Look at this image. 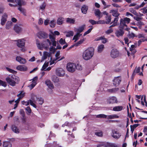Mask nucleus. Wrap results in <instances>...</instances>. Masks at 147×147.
<instances>
[{"mask_svg":"<svg viewBox=\"0 0 147 147\" xmlns=\"http://www.w3.org/2000/svg\"><path fill=\"white\" fill-rule=\"evenodd\" d=\"M56 75L59 77L63 76L65 74V71L61 68H59L56 70Z\"/></svg>","mask_w":147,"mask_h":147,"instance_id":"obj_11","label":"nucleus"},{"mask_svg":"<svg viewBox=\"0 0 147 147\" xmlns=\"http://www.w3.org/2000/svg\"><path fill=\"white\" fill-rule=\"evenodd\" d=\"M25 95V93L23 91H21L17 95V96L21 98H22Z\"/></svg>","mask_w":147,"mask_h":147,"instance_id":"obj_38","label":"nucleus"},{"mask_svg":"<svg viewBox=\"0 0 147 147\" xmlns=\"http://www.w3.org/2000/svg\"><path fill=\"white\" fill-rule=\"evenodd\" d=\"M50 51V54L51 55L52 54L54 53L56 50V48H55L53 46L51 47L49 49Z\"/></svg>","mask_w":147,"mask_h":147,"instance_id":"obj_42","label":"nucleus"},{"mask_svg":"<svg viewBox=\"0 0 147 147\" xmlns=\"http://www.w3.org/2000/svg\"><path fill=\"white\" fill-rule=\"evenodd\" d=\"M105 20H106V23L107 24H109L111 22V15H109V16H106L105 17Z\"/></svg>","mask_w":147,"mask_h":147,"instance_id":"obj_33","label":"nucleus"},{"mask_svg":"<svg viewBox=\"0 0 147 147\" xmlns=\"http://www.w3.org/2000/svg\"><path fill=\"white\" fill-rule=\"evenodd\" d=\"M107 102L109 104L117 103L118 102L117 99L114 96L110 97L107 99Z\"/></svg>","mask_w":147,"mask_h":147,"instance_id":"obj_7","label":"nucleus"},{"mask_svg":"<svg viewBox=\"0 0 147 147\" xmlns=\"http://www.w3.org/2000/svg\"><path fill=\"white\" fill-rule=\"evenodd\" d=\"M97 147H107L106 145L103 143H101L98 144Z\"/></svg>","mask_w":147,"mask_h":147,"instance_id":"obj_64","label":"nucleus"},{"mask_svg":"<svg viewBox=\"0 0 147 147\" xmlns=\"http://www.w3.org/2000/svg\"><path fill=\"white\" fill-rule=\"evenodd\" d=\"M64 58V57L63 56L61 57L60 56H43L41 60L40 61L38 60L37 62H42L46 59H49V61L47 62V61L45 62L41 69L42 70L49 71L51 69V67H49L46 69V68L48 66L49 62L50 63V65H51L54 63L55 61H59Z\"/></svg>","mask_w":147,"mask_h":147,"instance_id":"obj_1","label":"nucleus"},{"mask_svg":"<svg viewBox=\"0 0 147 147\" xmlns=\"http://www.w3.org/2000/svg\"><path fill=\"white\" fill-rule=\"evenodd\" d=\"M88 7L87 6L85 5H83L81 8L82 12L84 14H86L88 10Z\"/></svg>","mask_w":147,"mask_h":147,"instance_id":"obj_24","label":"nucleus"},{"mask_svg":"<svg viewBox=\"0 0 147 147\" xmlns=\"http://www.w3.org/2000/svg\"><path fill=\"white\" fill-rule=\"evenodd\" d=\"M45 84L50 89V90H49V89L48 90L49 92L50 93H52L53 92L52 89L54 88V86L52 82L50 80H47L45 81Z\"/></svg>","mask_w":147,"mask_h":147,"instance_id":"obj_8","label":"nucleus"},{"mask_svg":"<svg viewBox=\"0 0 147 147\" xmlns=\"http://www.w3.org/2000/svg\"><path fill=\"white\" fill-rule=\"evenodd\" d=\"M84 40V39L80 40L78 42L75 44L74 45L76 47L78 46L79 45L82 44Z\"/></svg>","mask_w":147,"mask_h":147,"instance_id":"obj_46","label":"nucleus"},{"mask_svg":"<svg viewBox=\"0 0 147 147\" xmlns=\"http://www.w3.org/2000/svg\"><path fill=\"white\" fill-rule=\"evenodd\" d=\"M16 69L19 71H26L27 69V67L25 65H19L16 67Z\"/></svg>","mask_w":147,"mask_h":147,"instance_id":"obj_18","label":"nucleus"},{"mask_svg":"<svg viewBox=\"0 0 147 147\" xmlns=\"http://www.w3.org/2000/svg\"><path fill=\"white\" fill-rule=\"evenodd\" d=\"M46 4L45 2H44L40 6V9L44 10L46 7Z\"/></svg>","mask_w":147,"mask_h":147,"instance_id":"obj_47","label":"nucleus"},{"mask_svg":"<svg viewBox=\"0 0 147 147\" xmlns=\"http://www.w3.org/2000/svg\"><path fill=\"white\" fill-rule=\"evenodd\" d=\"M16 59L17 61L19 62L20 63L24 64L26 62V60L25 59L20 56H17L16 57Z\"/></svg>","mask_w":147,"mask_h":147,"instance_id":"obj_19","label":"nucleus"},{"mask_svg":"<svg viewBox=\"0 0 147 147\" xmlns=\"http://www.w3.org/2000/svg\"><path fill=\"white\" fill-rule=\"evenodd\" d=\"M11 129L12 131L18 134L20 132V129L14 125H12Z\"/></svg>","mask_w":147,"mask_h":147,"instance_id":"obj_23","label":"nucleus"},{"mask_svg":"<svg viewBox=\"0 0 147 147\" xmlns=\"http://www.w3.org/2000/svg\"><path fill=\"white\" fill-rule=\"evenodd\" d=\"M7 13H5L3 14L1 20V24L2 26H3L5 24V22L7 21Z\"/></svg>","mask_w":147,"mask_h":147,"instance_id":"obj_16","label":"nucleus"},{"mask_svg":"<svg viewBox=\"0 0 147 147\" xmlns=\"http://www.w3.org/2000/svg\"><path fill=\"white\" fill-rule=\"evenodd\" d=\"M52 80L54 82L57 83L59 82V79L58 77L55 75H53L52 77Z\"/></svg>","mask_w":147,"mask_h":147,"instance_id":"obj_32","label":"nucleus"},{"mask_svg":"<svg viewBox=\"0 0 147 147\" xmlns=\"http://www.w3.org/2000/svg\"><path fill=\"white\" fill-rule=\"evenodd\" d=\"M96 117L98 118H107V115L104 114H100L97 115Z\"/></svg>","mask_w":147,"mask_h":147,"instance_id":"obj_54","label":"nucleus"},{"mask_svg":"<svg viewBox=\"0 0 147 147\" xmlns=\"http://www.w3.org/2000/svg\"><path fill=\"white\" fill-rule=\"evenodd\" d=\"M12 22L10 21H8L6 24V28L7 29H9L12 26Z\"/></svg>","mask_w":147,"mask_h":147,"instance_id":"obj_37","label":"nucleus"},{"mask_svg":"<svg viewBox=\"0 0 147 147\" xmlns=\"http://www.w3.org/2000/svg\"><path fill=\"white\" fill-rule=\"evenodd\" d=\"M111 12L112 13V15L115 17V18H118L119 20V16L120 15V13H119L117 10H112L111 11Z\"/></svg>","mask_w":147,"mask_h":147,"instance_id":"obj_26","label":"nucleus"},{"mask_svg":"<svg viewBox=\"0 0 147 147\" xmlns=\"http://www.w3.org/2000/svg\"><path fill=\"white\" fill-rule=\"evenodd\" d=\"M56 24L55 21L54 20H52L49 23L50 26L51 28H54Z\"/></svg>","mask_w":147,"mask_h":147,"instance_id":"obj_41","label":"nucleus"},{"mask_svg":"<svg viewBox=\"0 0 147 147\" xmlns=\"http://www.w3.org/2000/svg\"><path fill=\"white\" fill-rule=\"evenodd\" d=\"M51 146L52 147H62L61 146H59L58 144H57V142H53Z\"/></svg>","mask_w":147,"mask_h":147,"instance_id":"obj_55","label":"nucleus"},{"mask_svg":"<svg viewBox=\"0 0 147 147\" xmlns=\"http://www.w3.org/2000/svg\"><path fill=\"white\" fill-rule=\"evenodd\" d=\"M22 103L23 105H24L26 106L28 105L30 103V100L28 101H23L22 102Z\"/></svg>","mask_w":147,"mask_h":147,"instance_id":"obj_61","label":"nucleus"},{"mask_svg":"<svg viewBox=\"0 0 147 147\" xmlns=\"http://www.w3.org/2000/svg\"><path fill=\"white\" fill-rule=\"evenodd\" d=\"M6 69L10 73H11L13 74H14L16 73V72L15 71L12 69H11L8 67H6Z\"/></svg>","mask_w":147,"mask_h":147,"instance_id":"obj_56","label":"nucleus"},{"mask_svg":"<svg viewBox=\"0 0 147 147\" xmlns=\"http://www.w3.org/2000/svg\"><path fill=\"white\" fill-rule=\"evenodd\" d=\"M14 30L16 32L18 33L22 31V29L21 27L17 25H15L14 26Z\"/></svg>","mask_w":147,"mask_h":147,"instance_id":"obj_27","label":"nucleus"},{"mask_svg":"<svg viewBox=\"0 0 147 147\" xmlns=\"http://www.w3.org/2000/svg\"><path fill=\"white\" fill-rule=\"evenodd\" d=\"M127 36L129 38H133L135 36V34L133 33H129Z\"/></svg>","mask_w":147,"mask_h":147,"instance_id":"obj_52","label":"nucleus"},{"mask_svg":"<svg viewBox=\"0 0 147 147\" xmlns=\"http://www.w3.org/2000/svg\"><path fill=\"white\" fill-rule=\"evenodd\" d=\"M95 14L96 16L99 18V19L100 18V15L101 12L99 9H95Z\"/></svg>","mask_w":147,"mask_h":147,"instance_id":"obj_34","label":"nucleus"},{"mask_svg":"<svg viewBox=\"0 0 147 147\" xmlns=\"http://www.w3.org/2000/svg\"><path fill=\"white\" fill-rule=\"evenodd\" d=\"M76 69H77L78 70H82V66L80 64L78 63L77 65H76Z\"/></svg>","mask_w":147,"mask_h":147,"instance_id":"obj_53","label":"nucleus"},{"mask_svg":"<svg viewBox=\"0 0 147 147\" xmlns=\"http://www.w3.org/2000/svg\"><path fill=\"white\" fill-rule=\"evenodd\" d=\"M89 22L92 25L95 24L96 23V22L93 20H89Z\"/></svg>","mask_w":147,"mask_h":147,"instance_id":"obj_62","label":"nucleus"},{"mask_svg":"<svg viewBox=\"0 0 147 147\" xmlns=\"http://www.w3.org/2000/svg\"><path fill=\"white\" fill-rule=\"evenodd\" d=\"M121 81V78L120 76L115 77L113 80V84L116 86H118Z\"/></svg>","mask_w":147,"mask_h":147,"instance_id":"obj_15","label":"nucleus"},{"mask_svg":"<svg viewBox=\"0 0 147 147\" xmlns=\"http://www.w3.org/2000/svg\"><path fill=\"white\" fill-rule=\"evenodd\" d=\"M111 136L113 138L118 139L120 137L121 134L117 131L114 129L112 130Z\"/></svg>","mask_w":147,"mask_h":147,"instance_id":"obj_9","label":"nucleus"},{"mask_svg":"<svg viewBox=\"0 0 147 147\" xmlns=\"http://www.w3.org/2000/svg\"><path fill=\"white\" fill-rule=\"evenodd\" d=\"M75 21L74 19H72L69 18H66V22L67 23L74 24Z\"/></svg>","mask_w":147,"mask_h":147,"instance_id":"obj_30","label":"nucleus"},{"mask_svg":"<svg viewBox=\"0 0 147 147\" xmlns=\"http://www.w3.org/2000/svg\"><path fill=\"white\" fill-rule=\"evenodd\" d=\"M119 51L116 49H113L111 52V55H119Z\"/></svg>","mask_w":147,"mask_h":147,"instance_id":"obj_28","label":"nucleus"},{"mask_svg":"<svg viewBox=\"0 0 147 147\" xmlns=\"http://www.w3.org/2000/svg\"><path fill=\"white\" fill-rule=\"evenodd\" d=\"M16 3H17L18 5L19 6V7H22V2H21V0H16Z\"/></svg>","mask_w":147,"mask_h":147,"instance_id":"obj_63","label":"nucleus"},{"mask_svg":"<svg viewBox=\"0 0 147 147\" xmlns=\"http://www.w3.org/2000/svg\"><path fill=\"white\" fill-rule=\"evenodd\" d=\"M76 65L74 63H69L67 65V69L68 71L71 72H74L76 69Z\"/></svg>","mask_w":147,"mask_h":147,"instance_id":"obj_5","label":"nucleus"},{"mask_svg":"<svg viewBox=\"0 0 147 147\" xmlns=\"http://www.w3.org/2000/svg\"><path fill=\"white\" fill-rule=\"evenodd\" d=\"M126 24L123 19L121 18L120 20V25L119 27L124 28L125 27H127V25Z\"/></svg>","mask_w":147,"mask_h":147,"instance_id":"obj_20","label":"nucleus"},{"mask_svg":"<svg viewBox=\"0 0 147 147\" xmlns=\"http://www.w3.org/2000/svg\"><path fill=\"white\" fill-rule=\"evenodd\" d=\"M32 100H30V105L36 108V104H38L42 105L44 102L43 98L40 97H37L36 96L33 95H32Z\"/></svg>","mask_w":147,"mask_h":147,"instance_id":"obj_2","label":"nucleus"},{"mask_svg":"<svg viewBox=\"0 0 147 147\" xmlns=\"http://www.w3.org/2000/svg\"><path fill=\"white\" fill-rule=\"evenodd\" d=\"M95 135L101 137L103 136V133L102 131H97L95 132Z\"/></svg>","mask_w":147,"mask_h":147,"instance_id":"obj_36","label":"nucleus"},{"mask_svg":"<svg viewBox=\"0 0 147 147\" xmlns=\"http://www.w3.org/2000/svg\"><path fill=\"white\" fill-rule=\"evenodd\" d=\"M59 43L61 45H63L65 44H67L65 39L61 38L59 41Z\"/></svg>","mask_w":147,"mask_h":147,"instance_id":"obj_48","label":"nucleus"},{"mask_svg":"<svg viewBox=\"0 0 147 147\" xmlns=\"http://www.w3.org/2000/svg\"><path fill=\"white\" fill-rule=\"evenodd\" d=\"M55 35L53 33L49 35V37L51 40V42H52V44L53 47H56V42L55 40Z\"/></svg>","mask_w":147,"mask_h":147,"instance_id":"obj_13","label":"nucleus"},{"mask_svg":"<svg viewBox=\"0 0 147 147\" xmlns=\"http://www.w3.org/2000/svg\"><path fill=\"white\" fill-rule=\"evenodd\" d=\"M38 79V78L37 77H35L34 78L32 79V84L28 86L31 89L33 88L36 84V82L37 81Z\"/></svg>","mask_w":147,"mask_h":147,"instance_id":"obj_17","label":"nucleus"},{"mask_svg":"<svg viewBox=\"0 0 147 147\" xmlns=\"http://www.w3.org/2000/svg\"><path fill=\"white\" fill-rule=\"evenodd\" d=\"M123 19L126 24H128L130 22V19L129 18L125 17Z\"/></svg>","mask_w":147,"mask_h":147,"instance_id":"obj_60","label":"nucleus"},{"mask_svg":"<svg viewBox=\"0 0 147 147\" xmlns=\"http://www.w3.org/2000/svg\"><path fill=\"white\" fill-rule=\"evenodd\" d=\"M83 58L85 60H87L91 59L92 56H82Z\"/></svg>","mask_w":147,"mask_h":147,"instance_id":"obj_51","label":"nucleus"},{"mask_svg":"<svg viewBox=\"0 0 147 147\" xmlns=\"http://www.w3.org/2000/svg\"><path fill=\"white\" fill-rule=\"evenodd\" d=\"M85 25H83L79 27L78 28H76L74 30L75 32H77V33L80 34L84 30Z\"/></svg>","mask_w":147,"mask_h":147,"instance_id":"obj_21","label":"nucleus"},{"mask_svg":"<svg viewBox=\"0 0 147 147\" xmlns=\"http://www.w3.org/2000/svg\"><path fill=\"white\" fill-rule=\"evenodd\" d=\"M124 109L123 107L122 106H115L113 108V111H120Z\"/></svg>","mask_w":147,"mask_h":147,"instance_id":"obj_25","label":"nucleus"},{"mask_svg":"<svg viewBox=\"0 0 147 147\" xmlns=\"http://www.w3.org/2000/svg\"><path fill=\"white\" fill-rule=\"evenodd\" d=\"M7 82L10 85L14 86L19 81V78L13 75H9L6 78Z\"/></svg>","mask_w":147,"mask_h":147,"instance_id":"obj_4","label":"nucleus"},{"mask_svg":"<svg viewBox=\"0 0 147 147\" xmlns=\"http://www.w3.org/2000/svg\"><path fill=\"white\" fill-rule=\"evenodd\" d=\"M36 44L38 48L40 50L44 49L45 50H47L49 46L52 45V43L49 39H47L44 41L42 43H39L38 40H36Z\"/></svg>","mask_w":147,"mask_h":147,"instance_id":"obj_3","label":"nucleus"},{"mask_svg":"<svg viewBox=\"0 0 147 147\" xmlns=\"http://www.w3.org/2000/svg\"><path fill=\"white\" fill-rule=\"evenodd\" d=\"M1 85L4 87H5L7 86V84L6 82L0 80V86Z\"/></svg>","mask_w":147,"mask_h":147,"instance_id":"obj_59","label":"nucleus"},{"mask_svg":"<svg viewBox=\"0 0 147 147\" xmlns=\"http://www.w3.org/2000/svg\"><path fill=\"white\" fill-rule=\"evenodd\" d=\"M113 31V30L112 28H111L107 30L105 32L107 34L112 33Z\"/></svg>","mask_w":147,"mask_h":147,"instance_id":"obj_58","label":"nucleus"},{"mask_svg":"<svg viewBox=\"0 0 147 147\" xmlns=\"http://www.w3.org/2000/svg\"><path fill=\"white\" fill-rule=\"evenodd\" d=\"M100 40H102V43L104 44L105 43L107 42V39L105 38L104 36H100L95 39L96 41H99Z\"/></svg>","mask_w":147,"mask_h":147,"instance_id":"obj_22","label":"nucleus"},{"mask_svg":"<svg viewBox=\"0 0 147 147\" xmlns=\"http://www.w3.org/2000/svg\"><path fill=\"white\" fill-rule=\"evenodd\" d=\"M74 33L73 31H70L67 32L66 36L67 37H69L70 36H72L74 35Z\"/></svg>","mask_w":147,"mask_h":147,"instance_id":"obj_43","label":"nucleus"},{"mask_svg":"<svg viewBox=\"0 0 147 147\" xmlns=\"http://www.w3.org/2000/svg\"><path fill=\"white\" fill-rule=\"evenodd\" d=\"M118 18H115L114 20L111 23V24L113 23L111 25L113 27L116 26L117 25V22L118 21Z\"/></svg>","mask_w":147,"mask_h":147,"instance_id":"obj_35","label":"nucleus"},{"mask_svg":"<svg viewBox=\"0 0 147 147\" xmlns=\"http://www.w3.org/2000/svg\"><path fill=\"white\" fill-rule=\"evenodd\" d=\"M129 11L134 15H136L137 14L136 11L132 8H130Z\"/></svg>","mask_w":147,"mask_h":147,"instance_id":"obj_57","label":"nucleus"},{"mask_svg":"<svg viewBox=\"0 0 147 147\" xmlns=\"http://www.w3.org/2000/svg\"><path fill=\"white\" fill-rule=\"evenodd\" d=\"M104 48V45H99L98 47V50L99 52H101Z\"/></svg>","mask_w":147,"mask_h":147,"instance_id":"obj_39","label":"nucleus"},{"mask_svg":"<svg viewBox=\"0 0 147 147\" xmlns=\"http://www.w3.org/2000/svg\"><path fill=\"white\" fill-rule=\"evenodd\" d=\"M3 145L4 147H12V144L10 142L4 141Z\"/></svg>","mask_w":147,"mask_h":147,"instance_id":"obj_31","label":"nucleus"},{"mask_svg":"<svg viewBox=\"0 0 147 147\" xmlns=\"http://www.w3.org/2000/svg\"><path fill=\"white\" fill-rule=\"evenodd\" d=\"M18 9L22 12L24 16H26V11L25 9L22 8L20 7H19L18 8Z\"/></svg>","mask_w":147,"mask_h":147,"instance_id":"obj_40","label":"nucleus"},{"mask_svg":"<svg viewBox=\"0 0 147 147\" xmlns=\"http://www.w3.org/2000/svg\"><path fill=\"white\" fill-rule=\"evenodd\" d=\"M140 69V67H136L134 70L133 74H134L135 73H139Z\"/></svg>","mask_w":147,"mask_h":147,"instance_id":"obj_45","label":"nucleus"},{"mask_svg":"<svg viewBox=\"0 0 147 147\" xmlns=\"http://www.w3.org/2000/svg\"><path fill=\"white\" fill-rule=\"evenodd\" d=\"M94 50L93 47H89L84 51L83 55H93Z\"/></svg>","mask_w":147,"mask_h":147,"instance_id":"obj_6","label":"nucleus"},{"mask_svg":"<svg viewBox=\"0 0 147 147\" xmlns=\"http://www.w3.org/2000/svg\"><path fill=\"white\" fill-rule=\"evenodd\" d=\"M93 29V27L92 26H91V28H89L87 31L84 34V36H85L86 35L92 31Z\"/></svg>","mask_w":147,"mask_h":147,"instance_id":"obj_49","label":"nucleus"},{"mask_svg":"<svg viewBox=\"0 0 147 147\" xmlns=\"http://www.w3.org/2000/svg\"><path fill=\"white\" fill-rule=\"evenodd\" d=\"M62 18H59L57 22V24L58 25H61L63 24V20H62Z\"/></svg>","mask_w":147,"mask_h":147,"instance_id":"obj_44","label":"nucleus"},{"mask_svg":"<svg viewBox=\"0 0 147 147\" xmlns=\"http://www.w3.org/2000/svg\"><path fill=\"white\" fill-rule=\"evenodd\" d=\"M119 28V29L117 30L115 33V35L117 37L122 36L124 33L123 30L124 28Z\"/></svg>","mask_w":147,"mask_h":147,"instance_id":"obj_12","label":"nucleus"},{"mask_svg":"<svg viewBox=\"0 0 147 147\" xmlns=\"http://www.w3.org/2000/svg\"><path fill=\"white\" fill-rule=\"evenodd\" d=\"M16 41L17 42V46L18 47L22 48L24 47L25 42V40L24 39H22Z\"/></svg>","mask_w":147,"mask_h":147,"instance_id":"obj_14","label":"nucleus"},{"mask_svg":"<svg viewBox=\"0 0 147 147\" xmlns=\"http://www.w3.org/2000/svg\"><path fill=\"white\" fill-rule=\"evenodd\" d=\"M119 117V116L116 114L107 115V119H108L118 118Z\"/></svg>","mask_w":147,"mask_h":147,"instance_id":"obj_29","label":"nucleus"},{"mask_svg":"<svg viewBox=\"0 0 147 147\" xmlns=\"http://www.w3.org/2000/svg\"><path fill=\"white\" fill-rule=\"evenodd\" d=\"M37 35L38 37L40 39L46 38L48 37V34L44 32H39L38 33Z\"/></svg>","mask_w":147,"mask_h":147,"instance_id":"obj_10","label":"nucleus"},{"mask_svg":"<svg viewBox=\"0 0 147 147\" xmlns=\"http://www.w3.org/2000/svg\"><path fill=\"white\" fill-rule=\"evenodd\" d=\"M79 35V34L77 33L74 36L73 38V40H75V42H76L78 39V37L80 36Z\"/></svg>","mask_w":147,"mask_h":147,"instance_id":"obj_50","label":"nucleus"}]
</instances>
